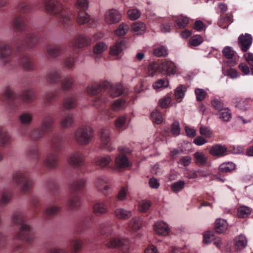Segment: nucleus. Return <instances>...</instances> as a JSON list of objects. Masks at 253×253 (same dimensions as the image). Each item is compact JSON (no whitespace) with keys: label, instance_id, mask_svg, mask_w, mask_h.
Returning a JSON list of instances; mask_svg holds the SVG:
<instances>
[{"label":"nucleus","instance_id":"1","mask_svg":"<svg viewBox=\"0 0 253 253\" xmlns=\"http://www.w3.org/2000/svg\"><path fill=\"white\" fill-rule=\"evenodd\" d=\"M30 7L25 1L20 2L17 6L18 13L12 21V25L18 31L24 32L25 37L18 42L15 41L13 44L19 52L18 65H21L27 70L33 69L32 59L27 55L21 53L23 50L36 46L41 40L44 38L42 29H36L28 23L25 13L29 12Z\"/></svg>","mask_w":253,"mask_h":253},{"label":"nucleus","instance_id":"2","mask_svg":"<svg viewBox=\"0 0 253 253\" xmlns=\"http://www.w3.org/2000/svg\"><path fill=\"white\" fill-rule=\"evenodd\" d=\"M86 92L91 97L92 105L98 108L106 103L107 95L118 97L123 94V90L121 84L114 85L109 82L104 81L100 84H90L87 86Z\"/></svg>","mask_w":253,"mask_h":253},{"label":"nucleus","instance_id":"3","mask_svg":"<svg viewBox=\"0 0 253 253\" xmlns=\"http://www.w3.org/2000/svg\"><path fill=\"white\" fill-rule=\"evenodd\" d=\"M32 120L33 115L30 112H24L19 116L20 123L24 126L29 125ZM54 123V120L53 117L47 115L42 119L40 126L35 128L29 134L27 132V127L25 126L21 128L20 133L22 136H28L32 140L36 141L51 133Z\"/></svg>","mask_w":253,"mask_h":253},{"label":"nucleus","instance_id":"4","mask_svg":"<svg viewBox=\"0 0 253 253\" xmlns=\"http://www.w3.org/2000/svg\"><path fill=\"white\" fill-rule=\"evenodd\" d=\"M43 3L46 11L54 16L61 26L68 30L74 28L75 15L64 7L59 0H43Z\"/></svg>","mask_w":253,"mask_h":253},{"label":"nucleus","instance_id":"5","mask_svg":"<svg viewBox=\"0 0 253 253\" xmlns=\"http://www.w3.org/2000/svg\"><path fill=\"white\" fill-rule=\"evenodd\" d=\"M35 99L34 93L30 88L25 89L21 94L14 92L7 87L0 95V100L6 102L10 110L15 111L22 108V102L30 103Z\"/></svg>","mask_w":253,"mask_h":253},{"label":"nucleus","instance_id":"6","mask_svg":"<svg viewBox=\"0 0 253 253\" xmlns=\"http://www.w3.org/2000/svg\"><path fill=\"white\" fill-rule=\"evenodd\" d=\"M11 220L13 224L19 228L15 239L32 244L35 237L34 232L32 228L26 223L23 213L20 211L14 212L11 215Z\"/></svg>","mask_w":253,"mask_h":253},{"label":"nucleus","instance_id":"7","mask_svg":"<svg viewBox=\"0 0 253 253\" xmlns=\"http://www.w3.org/2000/svg\"><path fill=\"white\" fill-rule=\"evenodd\" d=\"M85 187V180L80 179L73 181L69 186L70 195L67 206L70 210H77L81 205L80 194Z\"/></svg>","mask_w":253,"mask_h":253},{"label":"nucleus","instance_id":"8","mask_svg":"<svg viewBox=\"0 0 253 253\" xmlns=\"http://www.w3.org/2000/svg\"><path fill=\"white\" fill-rule=\"evenodd\" d=\"M50 145L53 152L47 156L43 165L47 168L55 169L58 166V154L64 147L63 138L61 136H54L51 140Z\"/></svg>","mask_w":253,"mask_h":253},{"label":"nucleus","instance_id":"9","mask_svg":"<svg viewBox=\"0 0 253 253\" xmlns=\"http://www.w3.org/2000/svg\"><path fill=\"white\" fill-rule=\"evenodd\" d=\"M157 73L170 76L176 74L177 69L175 64L170 61L164 60L161 63H151L148 67V75L153 77Z\"/></svg>","mask_w":253,"mask_h":253},{"label":"nucleus","instance_id":"10","mask_svg":"<svg viewBox=\"0 0 253 253\" xmlns=\"http://www.w3.org/2000/svg\"><path fill=\"white\" fill-rule=\"evenodd\" d=\"M75 7L78 12L77 22L80 25L87 24L90 27L94 25V20L91 19L86 10L88 7V0H75Z\"/></svg>","mask_w":253,"mask_h":253},{"label":"nucleus","instance_id":"11","mask_svg":"<svg viewBox=\"0 0 253 253\" xmlns=\"http://www.w3.org/2000/svg\"><path fill=\"white\" fill-rule=\"evenodd\" d=\"M13 180L18 185L20 186L23 192H28L34 185V181L29 174L25 171L18 170L13 175Z\"/></svg>","mask_w":253,"mask_h":253},{"label":"nucleus","instance_id":"12","mask_svg":"<svg viewBox=\"0 0 253 253\" xmlns=\"http://www.w3.org/2000/svg\"><path fill=\"white\" fill-rule=\"evenodd\" d=\"M92 137V129L87 126H82L79 127L75 134L76 141L82 145L88 144Z\"/></svg>","mask_w":253,"mask_h":253},{"label":"nucleus","instance_id":"13","mask_svg":"<svg viewBox=\"0 0 253 253\" xmlns=\"http://www.w3.org/2000/svg\"><path fill=\"white\" fill-rule=\"evenodd\" d=\"M14 48L13 43L2 42H0V62L5 65L13 59Z\"/></svg>","mask_w":253,"mask_h":253},{"label":"nucleus","instance_id":"14","mask_svg":"<svg viewBox=\"0 0 253 253\" xmlns=\"http://www.w3.org/2000/svg\"><path fill=\"white\" fill-rule=\"evenodd\" d=\"M119 151L121 153L115 158V165L119 169H125L131 166L128 158L124 153H130V150L126 147H119Z\"/></svg>","mask_w":253,"mask_h":253},{"label":"nucleus","instance_id":"15","mask_svg":"<svg viewBox=\"0 0 253 253\" xmlns=\"http://www.w3.org/2000/svg\"><path fill=\"white\" fill-rule=\"evenodd\" d=\"M128 194V188L126 186H123L118 191L116 197H110L106 199V202L111 207L117 206L118 201H124L126 200Z\"/></svg>","mask_w":253,"mask_h":253},{"label":"nucleus","instance_id":"16","mask_svg":"<svg viewBox=\"0 0 253 253\" xmlns=\"http://www.w3.org/2000/svg\"><path fill=\"white\" fill-rule=\"evenodd\" d=\"M91 44V39L88 36L84 34H79L76 36L71 42V44L74 49L82 48L90 46Z\"/></svg>","mask_w":253,"mask_h":253},{"label":"nucleus","instance_id":"17","mask_svg":"<svg viewBox=\"0 0 253 253\" xmlns=\"http://www.w3.org/2000/svg\"><path fill=\"white\" fill-rule=\"evenodd\" d=\"M99 136L101 141L102 149L108 151H112L114 148L109 143L110 130L109 129H100L99 131Z\"/></svg>","mask_w":253,"mask_h":253},{"label":"nucleus","instance_id":"18","mask_svg":"<svg viewBox=\"0 0 253 253\" xmlns=\"http://www.w3.org/2000/svg\"><path fill=\"white\" fill-rule=\"evenodd\" d=\"M238 45L243 52H247L250 48L253 42V37L248 33L241 34L238 39Z\"/></svg>","mask_w":253,"mask_h":253},{"label":"nucleus","instance_id":"19","mask_svg":"<svg viewBox=\"0 0 253 253\" xmlns=\"http://www.w3.org/2000/svg\"><path fill=\"white\" fill-rule=\"evenodd\" d=\"M121 18L122 14L118 10L111 9L106 12L105 21L108 24H114L119 22Z\"/></svg>","mask_w":253,"mask_h":253},{"label":"nucleus","instance_id":"20","mask_svg":"<svg viewBox=\"0 0 253 253\" xmlns=\"http://www.w3.org/2000/svg\"><path fill=\"white\" fill-rule=\"evenodd\" d=\"M124 99L120 98L116 100L111 106L110 109L105 108L102 110V113L106 117L112 118L114 116L113 112L121 108L125 104Z\"/></svg>","mask_w":253,"mask_h":253},{"label":"nucleus","instance_id":"21","mask_svg":"<svg viewBox=\"0 0 253 253\" xmlns=\"http://www.w3.org/2000/svg\"><path fill=\"white\" fill-rule=\"evenodd\" d=\"M113 230L111 223H106L100 225L99 227L95 233L97 236H100L101 238H105L112 235Z\"/></svg>","mask_w":253,"mask_h":253},{"label":"nucleus","instance_id":"22","mask_svg":"<svg viewBox=\"0 0 253 253\" xmlns=\"http://www.w3.org/2000/svg\"><path fill=\"white\" fill-rule=\"evenodd\" d=\"M203 242L205 244L213 242L218 249L221 248L222 243L220 239L215 236L214 234L211 231H208L206 232L203 236Z\"/></svg>","mask_w":253,"mask_h":253},{"label":"nucleus","instance_id":"23","mask_svg":"<svg viewBox=\"0 0 253 253\" xmlns=\"http://www.w3.org/2000/svg\"><path fill=\"white\" fill-rule=\"evenodd\" d=\"M11 138L9 133L0 126V147L4 148L11 145Z\"/></svg>","mask_w":253,"mask_h":253},{"label":"nucleus","instance_id":"24","mask_svg":"<svg viewBox=\"0 0 253 253\" xmlns=\"http://www.w3.org/2000/svg\"><path fill=\"white\" fill-rule=\"evenodd\" d=\"M69 164L75 167L78 168L82 166L83 157L80 152H76L71 155L68 159Z\"/></svg>","mask_w":253,"mask_h":253},{"label":"nucleus","instance_id":"25","mask_svg":"<svg viewBox=\"0 0 253 253\" xmlns=\"http://www.w3.org/2000/svg\"><path fill=\"white\" fill-rule=\"evenodd\" d=\"M107 204H108L106 202H97L96 203L93 207V211L94 214L96 215L104 214L108 211V207Z\"/></svg>","mask_w":253,"mask_h":253},{"label":"nucleus","instance_id":"26","mask_svg":"<svg viewBox=\"0 0 253 253\" xmlns=\"http://www.w3.org/2000/svg\"><path fill=\"white\" fill-rule=\"evenodd\" d=\"M154 229L158 234L162 236L168 235L169 231L168 225L163 221L156 222L154 225Z\"/></svg>","mask_w":253,"mask_h":253},{"label":"nucleus","instance_id":"27","mask_svg":"<svg viewBox=\"0 0 253 253\" xmlns=\"http://www.w3.org/2000/svg\"><path fill=\"white\" fill-rule=\"evenodd\" d=\"M142 223L141 218L139 217H133L129 223V228L132 232H136L142 227Z\"/></svg>","mask_w":253,"mask_h":253},{"label":"nucleus","instance_id":"28","mask_svg":"<svg viewBox=\"0 0 253 253\" xmlns=\"http://www.w3.org/2000/svg\"><path fill=\"white\" fill-rule=\"evenodd\" d=\"M48 55L52 58H55L61 54L62 48L59 45H48L46 48Z\"/></svg>","mask_w":253,"mask_h":253},{"label":"nucleus","instance_id":"29","mask_svg":"<svg viewBox=\"0 0 253 253\" xmlns=\"http://www.w3.org/2000/svg\"><path fill=\"white\" fill-rule=\"evenodd\" d=\"M95 185L96 188L99 192L104 195L107 194V191L110 187L105 179L100 177L97 178L95 182Z\"/></svg>","mask_w":253,"mask_h":253},{"label":"nucleus","instance_id":"30","mask_svg":"<svg viewBox=\"0 0 253 253\" xmlns=\"http://www.w3.org/2000/svg\"><path fill=\"white\" fill-rule=\"evenodd\" d=\"M227 152V148L219 144L213 146L210 150V153L212 156L221 157L225 155Z\"/></svg>","mask_w":253,"mask_h":253},{"label":"nucleus","instance_id":"31","mask_svg":"<svg viewBox=\"0 0 253 253\" xmlns=\"http://www.w3.org/2000/svg\"><path fill=\"white\" fill-rule=\"evenodd\" d=\"M92 217L90 216H88L85 219H84L82 222L78 223L75 229L74 234H82L85 229L88 227V221H92Z\"/></svg>","mask_w":253,"mask_h":253},{"label":"nucleus","instance_id":"32","mask_svg":"<svg viewBox=\"0 0 253 253\" xmlns=\"http://www.w3.org/2000/svg\"><path fill=\"white\" fill-rule=\"evenodd\" d=\"M60 208L56 206H51L47 208L44 211V218L45 220L55 216L59 211Z\"/></svg>","mask_w":253,"mask_h":253},{"label":"nucleus","instance_id":"33","mask_svg":"<svg viewBox=\"0 0 253 253\" xmlns=\"http://www.w3.org/2000/svg\"><path fill=\"white\" fill-rule=\"evenodd\" d=\"M236 165L232 162H227L221 164L218 168V174L230 172L234 170Z\"/></svg>","mask_w":253,"mask_h":253},{"label":"nucleus","instance_id":"34","mask_svg":"<svg viewBox=\"0 0 253 253\" xmlns=\"http://www.w3.org/2000/svg\"><path fill=\"white\" fill-rule=\"evenodd\" d=\"M214 228L217 233H223L227 229V222L222 218L217 219L215 222Z\"/></svg>","mask_w":253,"mask_h":253},{"label":"nucleus","instance_id":"35","mask_svg":"<svg viewBox=\"0 0 253 253\" xmlns=\"http://www.w3.org/2000/svg\"><path fill=\"white\" fill-rule=\"evenodd\" d=\"M114 214L117 218L124 220L128 219L132 215L130 211L123 208L116 209L114 211Z\"/></svg>","mask_w":253,"mask_h":253},{"label":"nucleus","instance_id":"36","mask_svg":"<svg viewBox=\"0 0 253 253\" xmlns=\"http://www.w3.org/2000/svg\"><path fill=\"white\" fill-rule=\"evenodd\" d=\"M83 244L82 240L75 237L70 241L69 247L73 253H76L81 250Z\"/></svg>","mask_w":253,"mask_h":253},{"label":"nucleus","instance_id":"37","mask_svg":"<svg viewBox=\"0 0 253 253\" xmlns=\"http://www.w3.org/2000/svg\"><path fill=\"white\" fill-rule=\"evenodd\" d=\"M112 159L109 156L98 157L95 160V165L99 168H104L108 167Z\"/></svg>","mask_w":253,"mask_h":253},{"label":"nucleus","instance_id":"38","mask_svg":"<svg viewBox=\"0 0 253 253\" xmlns=\"http://www.w3.org/2000/svg\"><path fill=\"white\" fill-rule=\"evenodd\" d=\"M233 22L232 17L229 14H226L225 16L221 15L218 22V26L225 29Z\"/></svg>","mask_w":253,"mask_h":253},{"label":"nucleus","instance_id":"39","mask_svg":"<svg viewBox=\"0 0 253 253\" xmlns=\"http://www.w3.org/2000/svg\"><path fill=\"white\" fill-rule=\"evenodd\" d=\"M76 105L77 98L74 95L65 98L64 100L63 106L65 109H73L76 107Z\"/></svg>","mask_w":253,"mask_h":253},{"label":"nucleus","instance_id":"40","mask_svg":"<svg viewBox=\"0 0 253 253\" xmlns=\"http://www.w3.org/2000/svg\"><path fill=\"white\" fill-rule=\"evenodd\" d=\"M73 123V114L70 113H65L64 116L61 120L60 125L62 127H70Z\"/></svg>","mask_w":253,"mask_h":253},{"label":"nucleus","instance_id":"41","mask_svg":"<svg viewBox=\"0 0 253 253\" xmlns=\"http://www.w3.org/2000/svg\"><path fill=\"white\" fill-rule=\"evenodd\" d=\"M247 245L246 237L243 235H240L236 238L235 248L237 251H241L244 249Z\"/></svg>","mask_w":253,"mask_h":253},{"label":"nucleus","instance_id":"42","mask_svg":"<svg viewBox=\"0 0 253 253\" xmlns=\"http://www.w3.org/2000/svg\"><path fill=\"white\" fill-rule=\"evenodd\" d=\"M75 80L73 77H66L61 81V85L63 90L71 89L74 84Z\"/></svg>","mask_w":253,"mask_h":253},{"label":"nucleus","instance_id":"43","mask_svg":"<svg viewBox=\"0 0 253 253\" xmlns=\"http://www.w3.org/2000/svg\"><path fill=\"white\" fill-rule=\"evenodd\" d=\"M107 48V45L102 42H97L94 46L93 53L94 54V58L96 60L100 56L104 51Z\"/></svg>","mask_w":253,"mask_h":253},{"label":"nucleus","instance_id":"44","mask_svg":"<svg viewBox=\"0 0 253 253\" xmlns=\"http://www.w3.org/2000/svg\"><path fill=\"white\" fill-rule=\"evenodd\" d=\"M61 76L56 70L50 71L47 75V81L50 83H58L59 82Z\"/></svg>","mask_w":253,"mask_h":253},{"label":"nucleus","instance_id":"45","mask_svg":"<svg viewBox=\"0 0 253 253\" xmlns=\"http://www.w3.org/2000/svg\"><path fill=\"white\" fill-rule=\"evenodd\" d=\"M252 212V209L247 206H242L238 208L237 215L240 218H246L249 216Z\"/></svg>","mask_w":253,"mask_h":253},{"label":"nucleus","instance_id":"46","mask_svg":"<svg viewBox=\"0 0 253 253\" xmlns=\"http://www.w3.org/2000/svg\"><path fill=\"white\" fill-rule=\"evenodd\" d=\"M124 44L123 41H117L115 44L110 48V54L113 55H118L122 51Z\"/></svg>","mask_w":253,"mask_h":253},{"label":"nucleus","instance_id":"47","mask_svg":"<svg viewBox=\"0 0 253 253\" xmlns=\"http://www.w3.org/2000/svg\"><path fill=\"white\" fill-rule=\"evenodd\" d=\"M195 163L198 166L204 165L206 163L207 158L203 152H197L194 154Z\"/></svg>","mask_w":253,"mask_h":253},{"label":"nucleus","instance_id":"48","mask_svg":"<svg viewBox=\"0 0 253 253\" xmlns=\"http://www.w3.org/2000/svg\"><path fill=\"white\" fill-rule=\"evenodd\" d=\"M217 115L219 118L224 122H229L231 118V113L228 108H225L223 110L218 112Z\"/></svg>","mask_w":253,"mask_h":253},{"label":"nucleus","instance_id":"49","mask_svg":"<svg viewBox=\"0 0 253 253\" xmlns=\"http://www.w3.org/2000/svg\"><path fill=\"white\" fill-rule=\"evenodd\" d=\"M132 31L137 35L143 34L145 31V25L142 22H137L133 24L131 26Z\"/></svg>","mask_w":253,"mask_h":253},{"label":"nucleus","instance_id":"50","mask_svg":"<svg viewBox=\"0 0 253 253\" xmlns=\"http://www.w3.org/2000/svg\"><path fill=\"white\" fill-rule=\"evenodd\" d=\"M185 182L182 180H179L171 184L170 186L171 190L173 192L177 193L181 191L185 187Z\"/></svg>","mask_w":253,"mask_h":253},{"label":"nucleus","instance_id":"51","mask_svg":"<svg viewBox=\"0 0 253 253\" xmlns=\"http://www.w3.org/2000/svg\"><path fill=\"white\" fill-rule=\"evenodd\" d=\"M189 22V18L184 16H180L175 20V26L177 28L182 29L185 28Z\"/></svg>","mask_w":253,"mask_h":253},{"label":"nucleus","instance_id":"52","mask_svg":"<svg viewBox=\"0 0 253 253\" xmlns=\"http://www.w3.org/2000/svg\"><path fill=\"white\" fill-rule=\"evenodd\" d=\"M27 156L32 159H38L39 156V149L37 146L30 147L27 151Z\"/></svg>","mask_w":253,"mask_h":253},{"label":"nucleus","instance_id":"53","mask_svg":"<svg viewBox=\"0 0 253 253\" xmlns=\"http://www.w3.org/2000/svg\"><path fill=\"white\" fill-rule=\"evenodd\" d=\"M39 199L35 196H33L31 198L30 205L32 208V211L35 214H38L39 213V208L40 207L39 205Z\"/></svg>","mask_w":253,"mask_h":253},{"label":"nucleus","instance_id":"54","mask_svg":"<svg viewBox=\"0 0 253 253\" xmlns=\"http://www.w3.org/2000/svg\"><path fill=\"white\" fill-rule=\"evenodd\" d=\"M12 194L9 191H4L0 199V205L1 207L6 206L10 201Z\"/></svg>","mask_w":253,"mask_h":253},{"label":"nucleus","instance_id":"55","mask_svg":"<svg viewBox=\"0 0 253 253\" xmlns=\"http://www.w3.org/2000/svg\"><path fill=\"white\" fill-rule=\"evenodd\" d=\"M126 118L124 116L119 117L115 121V126L118 130H123L126 128Z\"/></svg>","mask_w":253,"mask_h":253},{"label":"nucleus","instance_id":"56","mask_svg":"<svg viewBox=\"0 0 253 253\" xmlns=\"http://www.w3.org/2000/svg\"><path fill=\"white\" fill-rule=\"evenodd\" d=\"M129 26L128 25L125 23H122L115 30V33L117 36H123L126 35Z\"/></svg>","mask_w":253,"mask_h":253},{"label":"nucleus","instance_id":"57","mask_svg":"<svg viewBox=\"0 0 253 253\" xmlns=\"http://www.w3.org/2000/svg\"><path fill=\"white\" fill-rule=\"evenodd\" d=\"M151 117L153 122L157 124H160L163 122L162 114L157 110H156L151 113Z\"/></svg>","mask_w":253,"mask_h":253},{"label":"nucleus","instance_id":"58","mask_svg":"<svg viewBox=\"0 0 253 253\" xmlns=\"http://www.w3.org/2000/svg\"><path fill=\"white\" fill-rule=\"evenodd\" d=\"M75 63V59L74 55L69 54L66 56V58L63 61V63L65 67L71 69L72 68Z\"/></svg>","mask_w":253,"mask_h":253},{"label":"nucleus","instance_id":"59","mask_svg":"<svg viewBox=\"0 0 253 253\" xmlns=\"http://www.w3.org/2000/svg\"><path fill=\"white\" fill-rule=\"evenodd\" d=\"M171 132L173 136H176L180 133V128L179 123L178 121H174L171 125Z\"/></svg>","mask_w":253,"mask_h":253},{"label":"nucleus","instance_id":"60","mask_svg":"<svg viewBox=\"0 0 253 253\" xmlns=\"http://www.w3.org/2000/svg\"><path fill=\"white\" fill-rule=\"evenodd\" d=\"M154 54L158 57L166 56L168 54V51L165 46H160L154 49Z\"/></svg>","mask_w":253,"mask_h":253},{"label":"nucleus","instance_id":"61","mask_svg":"<svg viewBox=\"0 0 253 253\" xmlns=\"http://www.w3.org/2000/svg\"><path fill=\"white\" fill-rule=\"evenodd\" d=\"M203 41V38L200 35H195L191 38L190 39V44L194 46H198Z\"/></svg>","mask_w":253,"mask_h":253},{"label":"nucleus","instance_id":"62","mask_svg":"<svg viewBox=\"0 0 253 253\" xmlns=\"http://www.w3.org/2000/svg\"><path fill=\"white\" fill-rule=\"evenodd\" d=\"M58 92L57 91H52L47 94L45 98V103L49 104L53 102L55 100V99L58 96Z\"/></svg>","mask_w":253,"mask_h":253},{"label":"nucleus","instance_id":"63","mask_svg":"<svg viewBox=\"0 0 253 253\" xmlns=\"http://www.w3.org/2000/svg\"><path fill=\"white\" fill-rule=\"evenodd\" d=\"M196 99L198 101L203 100L206 96L207 92L203 89L197 88L195 90Z\"/></svg>","mask_w":253,"mask_h":253},{"label":"nucleus","instance_id":"64","mask_svg":"<svg viewBox=\"0 0 253 253\" xmlns=\"http://www.w3.org/2000/svg\"><path fill=\"white\" fill-rule=\"evenodd\" d=\"M127 14L130 19L136 20L140 17V12L136 9H131L127 11Z\"/></svg>","mask_w":253,"mask_h":253}]
</instances>
